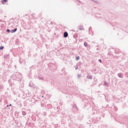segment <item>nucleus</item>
Instances as JSON below:
<instances>
[{
  "mask_svg": "<svg viewBox=\"0 0 128 128\" xmlns=\"http://www.w3.org/2000/svg\"><path fill=\"white\" fill-rule=\"evenodd\" d=\"M100 16V14H97V15L96 16V18H100V16Z\"/></svg>",
  "mask_w": 128,
  "mask_h": 128,
  "instance_id": "16",
  "label": "nucleus"
},
{
  "mask_svg": "<svg viewBox=\"0 0 128 128\" xmlns=\"http://www.w3.org/2000/svg\"><path fill=\"white\" fill-rule=\"evenodd\" d=\"M4 46H0V50H4Z\"/></svg>",
  "mask_w": 128,
  "mask_h": 128,
  "instance_id": "19",
  "label": "nucleus"
},
{
  "mask_svg": "<svg viewBox=\"0 0 128 128\" xmlns=\"http://www.w3.org/2000/svg\"><path fill=\"white\" fill-rule=\"evenodd\" d=\"M98 62H100V64H102V60H101V59H99V60H98Z\"/></svg>",
  "mask_w": 128,
  "mask_h": 128,
  "instance_id": "26",
  "label": "nucleus"
},
{
  "mask_svg": "<svg viewBox=\"0 0 128 128\" xmlns=\"http://www.w3.org/2000/svg\"><path fill=\"white\" fill-rule=\"evenodd\" d=\"M4 58L5 60H8L10 58V54L4 55Z\"/></svg>",
  "mask_w": 128,
  "mask_h": 128,
  "instance_id": "3",
  "label": "nucleus"
},
{
  "mask_svg": "<svg viewBox=\"0 0 128 128\" xmlns=\"http://www.w3.org/2000/svg\"><path fill=\"white\" fill-rule=\"evenodd\" d=\"M105 99L106 100V94H104Z\"/></svg>",
  "mask_w": 128,
  "mask_h": 128,
  "instance_id": "32",
  "label": "nucleus"
},
{
  "mask_svg": "<svg viewBox=\"0 0 128 128\" xmlns=\"http://www.w3.org/2000/svg\"><path fill=\"white\" fill-rule=\"evenodd\" d=\"M14 67L16 68V66H15Z\"/></svg>",
  "mask_w": 128,
  "mask_h": 128,
  "instance_id": "36",
  "label": "nucleus"
},
{
  "mask_svg": "<svg viewBox=\"0 0 128 128\" xmlns=\"http://www.w3.org/2000/svg\"><path fill=\"white\" fill-rule=\"evenodd\" d=\"M86 78H88V80H92V76H86Z\"/></svg>",
  "mask_w": 128,
  "mask_h": 128,
  "instance_id": "9",
  "label": "nucleus"
},
{
  "mask_svg": "<svg viewBox=\"0 0 128 128\" xmlns=\"http://www.w3.org/2000/svg\"><path fill=\"white\" fill-rule=\"evenodd\" d=\"M0 88H4V86L2 85H0Z\"/></svg>",
  "mask_w": 128,
  "mask_h": 128,
  "instance_id": "28",
  "label": "nucleus"
},
{
  "mask_svg": "<svg viewBox=\"0 0 128 128\" xmlns=\"http://www.w3.org/2000/svg\"><path fill=\"white\" fill-rule=\"evenodd\" d=\"M20 63L21 64H26V61H24V60L20 59Z\"/></svg>",
  "mask_w": 128,
  "mask_h": 128,
  "instance_id": "6",
  "label": "nucleus"
},
{
  "mask_svg": "<svg viewBox=\"0 0 128 128\" xmlns=\"http://www.w3.org/2000/svg\"><path fill=\"white\" fill-rule=\"evenodd\" d=\"M76 108V104H74V106H73V108Z\"/></svg>",
  "mask_w": 128,
  "mask_h": 128,
  "instance_id": "30",
  "label": "nucleus"
},
{
  "mask_svg": "<svg viewBox=\"0 0 128 128\" xmlns=\"http://www.w3.org/2000/svg\"><path fill=\"white\" fill-rule=\"evenodd\" d=\"M22 116H26V112L24 111H22Z\"/></svg>",
  "mask_w": 128,
  "mask_h": 128,
  "instance_id": "15",
  "label": "nucleus"
},
{
  "mask_svg": "<svg viewBox=\"0 0 128 128\" xmlns=\"http://www.w3.org/2000/svg\"><path fill=\"white\" fill-rule=\"evenodd\" d=\"M104 84L106 86H108V83L104 82Z\"/></svg>",
  "mask_w": 128,
  "mask_h": 128,
  "instance_id": "20",
  "label": "nucleus"
},
{
  "mask_svg": "<svg viewBox=\"0 0 128 128\" xmlns=\"http://www.w3.org/2000/svg\"><path fill=\"white\" fill-rule=\"evenodd\" d=\"M118 76L120 78H124V74L122 73H119L118 74Z\"/></svg>",
  "mask_w": 128,
  "mask_h": 128,
  "instance_id": "4",
  "label": "nucleus"
},
{
  "mask_svg": "<svg viewBox=\"0 0 128 128\" xmlns=\"http://www.w3.org/2000/svg\"><path fill=\"white\" fill-rule=\"evenodd\" d=\"M8 2V0H2V4H4V2Z\"/></svg>",
  "mask_w": 128,
  "mask_h": 128,
  "instance_id": "17",
  "label": "nucleus"
},
{
  "mask_svg": "<svg viewBox=\"0 0 128 128\" xmlns=\"http://www.w3.org/2000/svg\"><path fill=\"white\" fill-rule=\"evenodd\" d=\"M113 106H114V104H113Z\"/></svg>",
  "mask_w": 128,
  "mask_h": 128,
  "instance_id": "39",
  "label": "nucleus"
},
{
  "mask_svg": "<svg viewBox=\"0 0 128 128\" xmlns=\"http://www.w3.org/2000/svg\"><path fill=\"white\" fill-rule=\"evenodd\" d=\"M114 108L115 112L118 111V107H116V106H114Z\"/></svg>",
  "mask_w": 128,
  "mask_h": 128,
  "instance_id": "18",
  "label": "nucleus"
},
{
  "mask_svg": "<svg viewBox=\"0 0 128 128\" xmlns=\"http://www.w3.org/2000/svg\"><path fill=\"white\" fill-rule=\"evenodd\" d=\"M48 66L53 72H54V70H56V64H52V63L48 64Z\"/></svg>",
  "mask_w": 128,
  "mask_h": 128,
  "instance_id": "2",
  "label": "nucleus"
},
{
  "mask_svg": "<svg viewBox=\"0 0 128 128\" xmlns=\"http://www.w3.org/2000/svg\"><path fill=\"white\" fill-rule=\"evenodd\" d=\"M11 78H12V80H17V82H22V74L20 73L16 72L13 75H12Z\"/></svg>",
  "mask_w": 128,
  "mask_h": 128,
  "instance_id": "1",
  "label": "nucleus"
},
{
  "mask_svg": "<svg viewBox=\"0 0 128 128\" xmlns=\"http://www.w3.org/2000/svg\"><path fill=\"white\" fill-rule=\"evenodd\" d=\"M4 18H6V16H4Z\"/></svg>",
  "mask_w": 128,
  "mask_h": 128,
  "instance_id": "37",
  "label": "nucleus"
},
{
  "mask_svg": "<svg viewBox=\"0 0 128 128\" xmlns=\"http://www.w3.org/2000/svg\"><path fill=\"white\" fill-rule=\"evenodd\" d=\"M62 72H63V74H66V68H63L62 70Z\"/></svg>",
  "mask_w": 128,
  "mask_h": 128,
  "instance_id": "14",
  "label": "nucleus"
},
{
  "mask_svg": "<svg viewBox=\"0 0 128 128\" xmlns=\"http://www.w3.org/2000/svg\"><path fill=\"white\" fill-rule=\"evenodd\" d=\"M79 30H84V26H80Z\"/></svg>",
  "mask_w": 128,
  "mask_h": 128,
  "instance_id": "11",
  "label": "nucleus"
},
{
  "mask_svg": "<svg viewBox=\"0 0 128 128\" xmlns=\"http://www.w3.org/2000/svg\"><path fill=\"white\" fill-rule=\"evenodd\" d=\"M41 106H42V108H44V104H41Z\"/></svg>",
  "mask_w": 128,
  "mask_h": 128,
  "instance_id": "24",
  "label": "nucleus"
},
{
  "mask_svg": "<svg viewBox=\"0 0 128 128\" xmlns=\"http://www.w3.org/2000/svg\"><path fill=\"white\" fill-rule=\"evenodd\" d=\"M6 32H12V31H10V29H7L6 30Z\"/></svg>",
  "mask_w": 128,
  "mask_h": 128,
  "instance_id": "23",
  "label": "nucleus"
},
{
  "mask_svg": "<svg viewBox=\"0 0 128 128\" xmlns=\"http://www.w3.org/2000/svg\"><path fill=\"white\" fill-rule=\"evenodd\" d=\"M63 36L65 38H68V33L66 32H64Z\"/></svg>",
  "mask_w": 128,
  "mask_h": 128,
  "instance_id": "5",
  "label": "nucleus"
},
{
  "mask_svg": "<svg viewBox=\"0 0 128 128\" xmlns=\"http://www.w3.org/2000/svg\"><path fill=\"white\" fill-rule=\"evenodd\" d=\"M92 2H95V4H100V2H98V1L96 0H92Z\"/></svg>",
  "mask_w": 128,
  "mask_h": 128,
  "instance_id": "13",
  "label": "nucleus"
},
{
  "mask_svg": "<svg viewBox=\"0 0 128 128\" xmlns=\"http://www.w3.org/2000/svg\"><path fill=\"white\" fill-rule=\"evenodd\" d=\"M30 70H32V67L30 68Z\"/></svg>",
  "mask_w": 128,
  "mask_h": 128,
  "instance_id": "35",
  "label": "nucleus"
},
{
  "mask_svg": "<svg viewBox=\"0 0 128 128\" xmlns=\"http://www.w3.org/2000/svg\"><path fill=\"white\" fill-rule=\"evenodd\" d=\"M38 80H44V77H41L40 76H38Z\"/></svg>",
  "mask_w": 128,
  "mask_h": 128,
  "instance_id": "10",
  "label": "nucleus"
},
{
  "mask_svg": "<svg viewBox=\"0 0 128 128\" xmlns=\"http://www.w3.org/2000/svg\"><path fill=\"white\" fill-rule=\"evenodd\" d=\"M77 77L78 78H80V74H78Z\"/></svg>",
  "mask_w": 128,
  "mask_h": 128,
  "instance_id": "27",
  "label": "nucleus"
},
{
  "mask_svg": "<svg viewBox=\"0 0 128 128\" xmlns=\"http://www.w3.org/2000/svg\"><path fill=\"white\" fill-rule=\"evenodd\" d=\"M78 66H76V68H75V70H78Z\"/></svg>",
  "mask_w": 128,
  "mask_h": 128,
  "instance_id": "31",
  "label": "nucleus"
},
{
  "mask_svg": "<svg viewBox=\"0 0 128 128\" xmlns=\"http://www.w3.org/2000/svg\"><path fill=\"white\" fill-rule=\"evenodd\" d=\"M76 60L77 61L78 60H80V56H76Z\"/></svg>",
  "mask_w": 128,
  "mask_h": 128,
  "instance_id": "21",
  "label": "nucleus"
},
{
  "mask_svg": "<svg viewBox=\"0 0 128 128\" xmlns=\"http://www.w3.org/2000/svg\"><path fill=\"white\" fill-rule=\"evenodd\" d=\"M120 49L115 50V54H120Z\"/></svg>",
  "mask_w": 128,
  "mask_h": 128,
  "instance_id": "7",
  "label": "nucleus"
},
{
  "mask_svg": "<svg viewBox=\"0 0 128 128\" xmlns=\"http://www.w3.org/2000/svg\"><path fill=\"white\" fill-rule=\"evenodd\" d=\"M0 13H1V14H2V11L1 10Z\"/></svg>",
  "mask_w": 128,
  "mask_h": 128,
  "instance_id": "33",
  "label": "nucleus"
},
{
  "mask_svg": "<svg viewBox=\"0 0 128 128\" xmlns=\"http://www.w3.org/2000/svg\"><path fill=\"white\" fill-rule=\"evenodd\" d=\"M0 22H2V20H0Z\"/></svg>",
  "mask_w": 128,
  "mask_h": 128,
  "instance_id": "38",
  "label": "nucleus"
},
{
  "mask_svg": "<svg viewBox=\"0 0 128 128\" xmlns=\"http://www.w3.org/2000/svg\"><path fill=\"white\" fill-rule=\"evenodd\" d=\"M92 27L89 28V32H92Z\"/></svg>",
  "mask_w": 128,
  "mask_h": 128,
  "instance_id": "25",
  "label": "nucleus"
},
{
  "mask_svg": "<svg viewBox=\"0 0 128 128\" xmlns=\"http://www.w3.org/2000/svg\"><path fill=\"white\" fill-rule=\"evenodd\" d=\"M7 108H8V106H12V104H10L9 105L6 106Z\"/></svg>",
  "mask_w": 128,
  "mask_h": 128,
  "instance_id": "29",
  "label": "nucleus"
},
{
  "mask_svg": "<svg viewBox=\"0 0 128 128\" xmlns=\"http://www.w3.org/2000/svg\"><path fill=\"white\" fill-rule=\"evenodd\" d=\"M118 58V56H116V58Z\"/></svg>",
  "mask_w": 128,
  "mask_h": 128,
  "instance_id": "34",
  "label": "nucleus"
},
{
  "mask_svg": "<svg viewBox=\"0 0 128 128\" xmlns=\"http://www.w3.org/2000/svg\"><path fill=\"white\" fill-rule=\"evenodd\" d=\"M84 46H88V42H84Z\"/></svg>",
  "mask_w": 128,
  "mask_h": 128,
  "instance_id": "22",
  "label": "nucleus"
},
{
  "mask_svg": "<svg viewBox=\"0 0 128 128\" xmlns=\"http://www.w3.org/2000/svg\"><path fill=\"white\" fill-rule=\"evenodd\" d=\"M16 30H18V28H15L14 30H11V32L12 33L16 32Z\"/></svg>",
  "mask_w": 128,
  "mask_h": 128,
  "instance_id": "8",
  "label": "nucleus"
},
{
  "mask_svg": "<svg viewBox=\"0 0 128 128\" xmlns=\"http://www.w3.org/2000/svg\"><path fill=\"white\" fill-rule=\"evenodd\" d=\"M103 118H104V116H103Z\"/></svg>",
  "mask_w": 128,
  "mask_h": 128,
  "instance_id": "40",
  "label": "nucleus"
},
{
  "mask_svg": "<svg viewBox=\"0 0 128 128\" xmlns=\"http://www.w3.org/2000/svg\"><path fill=\"white\" fill-rule=\"evenodd\" d=\"M77 2H79V4H84V3L82 2L80 0H76Z\"/></svg>",
  "mask_w": 128,
  "mask_h": 128,
  "instance_id": "12",
  "label": "nucleus"
}]
</instances>
